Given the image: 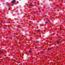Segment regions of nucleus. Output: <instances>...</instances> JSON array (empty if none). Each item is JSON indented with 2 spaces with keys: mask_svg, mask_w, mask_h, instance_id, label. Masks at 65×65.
Listing matches in <instances>:
<instances>
[{
  "mask_svg": "<svg viewBox=\"0 0 65 65\" xmlns=\"http://www.w3.org/2000/svg\"><path fill=\"white\" fill-rule=\"evenodd\" d=\"M3 4H4V3H3Z\"/></svg>",
  "mask_w": 65,
  "mask_h": 65,
  "instance_id": "12",
  "label": "nucleus"
},
{
  "mask_svg": "<svg viewBox=\"0 0 65 65\" xmlns=\"http://www.w3.org/2000/svg\"><path fill=\"white\" fill-rule=\"evenodd\" d=\"M34 4L33 3H31L30 4H29V5L30 6H31V7H32L33 6V5Z\"/></svg>",
  "mask_w": 65,
  "mask_h": 65,
  "instance_id": "1",
  "label": "nucleus"
},
{
  "mask_svg": "<svg viewBox=\"0 0 65 65\" xmlns=\"http://www.w3.org/2000/svg\"><path fill=\"white\" fill-rule=\"evenodd\" d=\"M41 54H43V53H44V51H42L41 52Z\"/></svg>",
  "mask_w": 65,
  "mask_h": 65,
  "instance_id": "7",
  "label": "nucleus"
},
{
  "mask_svg": "<svg viewBox=\"0 0 65 65\" xmlns=\"http://www.w3.org/2000/svg\"><path fill=\"white\" fill-rule=\"evenodd\" d=\"M16 1L15 0H14L11 2V3H14L15 2H16Z\"/></svg>",
  "mask_w": 65,
  "mask_h": 65,
  "instance_id": "2",
  "label": "nucleus"
},
{
  "mask_svg": "<svg viewBox=\"0 0 65 65\" xmlns=\"http://www.w3.org/2000/svg\"><path fill=\"white\" fill-rule=\"evenodd\" d=\"M3 51L0 52V54H3Z\"/></svg>",
  "mask_w": 65,
  "mask_h": 65,
  "instance_id": "3",
  "label": "nucleus"
},
{
  "mask_svg": "<svg viewBox=\"0 0 65 65\" xmlns=\"http://www.w3.org/2000/svg\"><path fill=\"white\" fill-rule=\"evenodd\" d=\"M8 10H9V8L8 9Z\"/></svg>",
  "mask_w": 65,
  "mask_h": 65,
  "instance_id": "13",
  "label": "nucleus"
},
{
  "mask_svg": "<svg viewBox=\"0 0 65 65\" xmlns=\"http://www.w3.org/2000/svg\"><path fill=\"white\" fill-rule=\"evenodd\" d=\"M49 49H51V48H49Z\"/></svg>",
  "mask_w": 65,
  "mask_h": 65,
  "instance_id": "11",
  "label": "nucleus"
},
{
  "mask_svg": "<svg viewBox=\"0 0 65 65\" xmlns=\"http://www.w3.org/2000/svg\"><path fill=\"white\" fill-rule=\"evenodd\" d=\"M57 43H58L59 44H60V42L59 41H58L57 42Z\"/></svg>",
  "mask_w": 65,
  "mask_h": 65,
  "instance_id": "5",
  "label": "nucleus"
},
{
  "mask_svg": "<svg viewBox=\"0 0 65 65\" xmlns=\"http://www.w3.org/2000/svg\"><path fill=\"white\" fill-rule=\"evenodd\" d=\"M9 8V10H10V8Z\"/></svg>",
  "mask_w": 65,
  "mask_h": 65,
  "instance_id": "9",
  "label": "nucleus"
},
{
  "mask_svg": "<svg viewBox=\"0 0 65 65\" xmlns=\"http://www.w3.org/2000/svg\"><path fill=\"white\" fill-rule=\"evenodd\" d=\"M47 20H48V18L47 19Z\"/></svg>",
  "mask_w": 65,
  "mask_h": 65,
  "instance_id": "10",
  "label": "nucleus"
},
{
  "mask_svg": "<svg viewBox=\"0 0 65 65\" xmlns=\"http://www.w3.org/2000/svg\"><path fill=\"white\" fill-rule=\"evenodd\" d=\"M40 26H42V25H41H41H40Z\"/></svg>",
  "mask_w": 65,
  "mask_h": 65,
  "instance_id": "14",
  "label": "nucleus"
},
{
  "mask_svg": "<svg viewBox=\"0 0 65 65\" xmlns=\"http://www.w3.org/2000/svg\"><path fill=\"white\" fill-rule=\"evenodd\" d=\"M29 52L30 53H32V52H31V51H29Z\"/></svg>",
  "mask_w": 65,
  "mask_h": 65,
  "instance_id": "8",
  "label": "nucleus"
},
{
  "mask_svg": "<svg viewBox=\"0 0 65 65\" xmlns=\"http://www.w3.org/2000/svg\"><path fill=\"white\" fill-rule=\"evenodd\" d=\"M50 22H51V21H50V20H49L48 22H47V24H48V23H50Z\"/></svg>",
  "mask_w": 65,
  "mask_h": 65,
  "instance_id": "6",
  "label": "nucleus"
},
{
  "mask_svg": "<svg viewBox=\"0 0 65 65\" xmlns=\"http://www.w3.org/2000/svg\"><path fill=\"white\" fill-rule=\"evenodd\" d=\"M6 3L7 6H10V4H9L8 3Z\"/></svg>",
  "mask_w": 65,
  "mask_h": 65,
  "instance_id": "4",
  "label": "nucleus"
}]
</instances>
